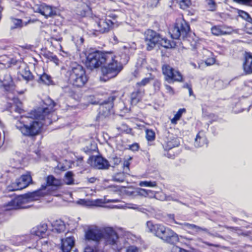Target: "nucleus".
<instances>
[{
  "instance_id": "6e6d98bb",
  "label": "nucleus",
  "mask_w": 252,
  "mask_h": 252,
  "mask_svg": "<svg viewBox=\"0 0 252 252\" xmlns=\"http://www.w3.org/2000/svg\"><path fill=\"white\" fill-rule=\"evenodd\" d=\"M129 165H130V163L128 161L125 160L124 162L123 166H124V170L125 171V172H126V169L129 170Z\"/></svg>"
},
{
  "instance_id": "f257e3e1",
  "label": "nucleus",
  "mask_w": 252,
  "mask_h": 252,
  "mask_svg": "<svg viewBox=\"0 0 252 252\" xmlns=\"http://www.w3.org/2000/svg\"><path fill=\"white\" fill-rule=\"evenodd\" d=\"M55 103L50 98H46L43 101V104L28 116H21L20 120L15 124L16 127L23 135L32 137L37 135L42 127V124L34 120L33 117L37 119L43 120L48 116L53 111Z\"/></svg>"
},
{
  "instance_id": "412c9836",
  "label": "nucleus",
  "mask_w": 252,
  "mask_h": 252,
  "mask_svg": "<svg viewBox=\"0 0 252 252\" xmlns=\"http://www.w3.org/2000/svg\"><path fill=\"white\" fill-rule=\"evenodd\" d=\"M74 245V240L72 237H67L62 240L61 249L63 252H70Z\"/></svg>"
},
{
  "instance_id": "a19ab883",
  "label": "nucleus",
  "mask_w": 252,
  "mask_h": 252,
  "mask_svg": "<svg viewBox=\"0 0 252 252\" xmlns=\"http://www.w3.org/2000/svg\"><path fill=\"white\" fill-rule=\"evenodd\" d=\"M126 179V175L124 173H118L114 175L113 179L118 182H123Z\"/></svg>"
},
{
  "instance_id": "473e14b6",
  "label": "nucleus",
  "mask_w": 252,
  "mask_h": 252,
  "mask_svg": "<svg viewBox=\"0 0 252 252\" xmlns=\"http://www.w3.org/2000/svg\"><path fill=\"white\" fill-rule=\"evenodd\" d=\"M55 229L58 232H61L64 231L65 225L62 220H57L54 224Z\"/></svg>"
},
{
  "instance_id": "f8f14e48",
  "label": "nucleus",
  "mask_w": 252,
  "mask_h": 252,
  "mask_svg": "<svg viewBox=\"0 0 252 252\" xmlns=\"http://www.w3.org/2000/svg\"><path fill=\"white\" fill-rule=\"evenodd\" d=\"M169 218H170L173 220L175 223L182 225L183 226L182 228L184 229L187 230V229H188L192 230L194 231V233L189 232V233L190 234H193L194 233L197 234L200 231H204V232L208 233V234H209L211 236H213V235L212 233H211L209 231V230L206 228L201 227L197 226L195 224H190V223H187V222L180 223V222H177L174 220V215H170L169 216Z\"/></svg>"
},
{
  "instance_id": "69168bd1",
  "label": "nucleus",
  "mask_w": 252,
  "mask_h": 252,
  "mask_svg": "<svg viewBox=\"0 0 252 252\" xmlns=\"http://www.w3.org/2000/svg\"><path fill=\"white\" fill-rule=\"evenodd\" d=\"M251 234V231H246V232H242V233H241V234H240V235H242V236H249Z\"/></svg>"
},
{
  "instance_id": "37998d69",
  "label": "nucleus",
  "mask_w": 252,
  "mask_h": 252,
  "mask_svg": "<svg viewBox=\"0 0 252 252\" xmlns=\"http://www.w3.org/2000/svg\"><path fill=\"white\" fill-rule=\"evenodd\" d=\"M209 10L215 11L216 8V4L214 0H206Z\"/></svg>"
},
{
  "instance_id": "423d86ee",
  "label": "nucleus",
  "mask_w": 252,
  "mask_h": 252,
  "mask_svg": "<svg viewBox=\"0 0 252 252\" xmlns=\"http://www.w3.org/2000/svg\"><path fill=\"white\" fill-rule=\"evenodd\" d=\"M109 54L111 55V59L106 60L105 64H107V65L101 68L102 79L105 81L115 77L123 68L122 63L115 59L116 57L112 53H109Z\"/></svg>"
},
{
  "instance_id": "2eb2a0df",
  "label": "nucleus",
  "mask_w": 252,
  "mask_h": 252,
  "mask_svg": "<svg viewBox=\"0 0 252 252\" xmlns=\"http://www.w3.org/2000/svg\"><path fill=\"white\" fill-rule=\"evenodd\" d=\"M145 94V90L141 88L136 89L130 94V102L132 105H136L141 101Z\"/></svg>"
},
{
  "instance_id": "f03ea898",
  "label": "nucleus",
  "mask_w": 252,
  "mask_h": 252,
  "mask_svg": "<svg viewBox=\"0 0 252 252\" xmlns=\"http://www.w3.org/2000/svg\"><path fill=\"white\" fill-rule=\"evenodd\" d=\"M62 185L60 179L56 178L53 175L46 178V185H42L39 189L24 195L19 196L12 199L4 206L5 210L28 208L30 205L27 204L32 201L37 200L41 196L47 193L46 189L47 186L58 187Z\"/></svg>"
},
{
  "instance_id": "39448f33",
  "label": "nucleus",
  "mask_w": 252,
  "mask_h": 252,
  "mask_svg": "<svg viewBox=\"0 0 252 252\" xmlns=\"http://www.w3.org/2000/svg\"><path fill=\"white\" fill-rule=\"evenodd\" d=\"M86 67L91 70L97 68L105 64L106 60L111 59L109 53H103L98 51L89 52L86 54Z\"/></svg>"
},
{
  "instance_id": "a18cd8bd",
  "label": "nucleus",
  "mask_w": 252,
  "mask_h": 252,
  "mask_svg": "<svg viewBox=\"0 0 252 252\" xmlns=\"http://www.w3.org/2000/svg\"><path fill=\"white\" fill-rule=\"evenodd\" d=\"M202 54L203 55V58L204 59H206L208 57H211L213 56V53L208 50L203 48L202 51Z\"/></svg>"
},
{
  "instance_id": "ddd939ff",
  "label": "nucleus",
  "mask_w": 252,
  "mask_h": 252,
  "mask_svg": "<svg viewBox=\"0 0 252 252\" xmlns=\"http://www.w3.org/2000/svg\"><path fill=\"white\" fill-rule=\"evenodd\" d=\"M114 96H110L107 101H105L101 104L99 110L100 113L104 117L108 116L111 113V111L113 107V101L115 100Z\"/></svg>"
},
{
  "instance_id": "e433bc0d",
  "label": "nucleus",
  "mask_w": 252,
  "mask_h": 252,
  "mask_svg": "<svg viewBox=\"0 0 252 252\" xmlns=\"http://www.w3.org/2000/svg\"><path fill=\"white\" fill-rule=\"evenodd\" d=\"M146 138L148 141H153L155 139V133L152 129L146 130Z\"/></svg>"
},
{
  "instance_id": "7c9ffc66",
  "label": "nucleus",
  "mask_w": 252,
  "mask_h": 252,
  "mask_svg": "<svg viewBox=\"0 0 252 252\" xmlns=\"http://www.w3.org/2000/svg\"><path fill=\"white\" fill-rule=\"evenodd\" d=\"M44 56L50 60V61L53 62L57 65L59 63V60L57 58V56L54 55L52 53L50 52H47L44 53Z\"/></svg>"
},
{
  "instance_id": "4d7b16f0",
  "label": "nucleus",
  "mask_w": 252,
  "mask_h": 252,
  "mask_svg": "<svg viewBox=\"0 0 252 252\" xmlns=\"http://www.w3.org/2000/svg\"><path fill=\"white\" fill-rule=\"evenodd\" d=\"M191 3V0H182L181 1V5L185 4L186 6H189Z\"/></svg>"
},
{
  "instance_id": "bf43d9fd",
  "label": "nucleus",
  "mask_w": 252,
  "mask_h": 252,
  "mask_svg": "<svg viewBox=\"0 0 252 252\" xmlns=\"http://www.w3.org/2000/svg\"><path fill=\"white\" fill-rule=\"evenodd\" d=\"M139 146L137 144H134L130 146V149L133 151L138 150Z\"/></svg>"
},
{
  "instance_id": "2f4dec72",
  "label": "nucleus",
  "mask_w": 252,
  "mask_h": 252,
  "mask_svg": "<svg viewBox=\"0 0 252 252\" xmlns=\"http://www.w3.org/2000/svg\"><path fill=\"white\" fill-rule=\"evenodd\" d=\"M113 208H128L132 209L134 210H139L140 207L137 205L132 204V203H127L125 205H118L115 206L113 207Z\"/></svg>"
},
{
  "instance_id": "8fccbe9b",
  "label": "nucleus",
  "mask_w": 252,
  "mask_h": 252,
  "mask_svg": "<svg viewBox=\"0 0 252 252\" xmlns=\"http://www.w3.org/2000/svg\"><path fill=\"white\" fill-rule=\"evenodd\" d=\"M164 87L166 90L167 93H168L170 95H173L174 94V91L172 87H171L170 86L165 84Z\"/></svg>"
},
{
  "instance_id": "1a4fd4ad",
  "label": "nucleus",
  "mask_w": 252,
  "mask_h": 252,
  "mask_svg": "<svg viewBox=\"0 0 252 252\" xmlns=\"http://www.w3.org/2000/svg\"><path fill=\"white\" fill-rule=\"evenodd\" d=\"M32 179L31 176L29 174L23 175L20 178L16 180V181L9 185L7 189L10 191H14L22 189L28 187Z\"/></svg>"
},
{
  "instance_id": "9d476101",
  "label": "nucleus",
  "mask_w": 252,
  "mask_h": 252,
  "mask_svg": "<svg viewBox=\"0 0 252 252\" xmlns=\"http://www.w3.org/2000/svg\"><path fill=\"white\" fill-rule=\"evenodd\" d=\"M161 39L160 35L152 30H148L145 32V41L148 50H152Z\"/></svg>"
},
{
  "instance_id": "774afa93",
  "label": "nucleus",
  "mask_w": 252,
  "mask_h": 252,
  "mask_svg": "<svg viewBox=\"0 0 252 252\" xmlns=\"http://www.w3.org/2000/svg\"><path fill=\"white\" fill-rule=\"evenodd\" d=\"M183 87L184 88H187L188 90L191 88V85H189L188 83H186V84H184Z\"/></svg>"
},
{
  "instance_id": "6ab92c4d",
  "label": "nucleus",
  "mask_w": 252,
  "mask_h": 252,
  "mask_svg": "<svg viewBox=\"0 0 252 252\" xmlns=\"http://www.w3.org/2000/svg\"><path fill=\"white\" fill-rule=\"evenodd\" d=\"M35 11L40 13L46 18L51 16L54 14L52 7L44 3L37 5L35 8Z\"/></svg>"
},
{
  "instance_id": "ea45409f",
  "label": "nucleus",
  "mask_w": 252,
  "mask_h": 252,
  "mask_svg": "<svg viewBox=\"0 0 252 252\" xmlns=\"http://www.w3.org/2000/svg\"><path fill=\"white\" fill-rule=\"evenodd\" d=\"M158 43L160 44L161 46L165 48H171L172 46L169 40L165 38H162L161 37Z\"/></svg>"
},
{
  "instance_id": "052dcab7",
  "label": "nucleus",
  "mask_w": 252,
  "mask_h": 252,
  "mask_svg": "<svg viewBox=\"0 0 252 252\" xmlns=\"http://www.w3.org/2000/svg\"><path fill=\"white\" fill-rule=\"evenodd\" d=\"M203 243L205 244H206V245L209 246H213V247H216V248H218V247H220L219 245L210 243H209L208 242H204Z\"/></svg>"
},
{
  "instance_id": "864d4df0",
  "label": "nucleus",
  "mask_w": 252,
  "mask_h": 252,
  "mask_svg": "<svg viewBox=\"0 0 252 252\" xmlns=\"http://www.w3.org/2000/svg\"><path fill=\"white\" fill-rule=\"evenodd\" d=\"M141 68H137L134 70V71L132 73V74L135 78H139L141 76Z\"/></svg>"
},
{
  "instance_id": "f3484780",
  "label": "nucleus",
  "mask_w": 252,
  "mask_h": 252,
  "mask_svg": "<svg viewBox=\"0 0 252 252\" xmlns=\"http://www.w3.org/2000/svg\"><path fill=\"white\" fill-rule=\"evenodd\" d=\"M113 24V22L110 20L100 19L97 24L98 27L97 30L102 33L108 32Z\"/></svg>"
},
{
  "instance_id": "72a5a7b5",
  "label": "nucleus",
  "mask_w": 252,
  "mask_h": 252,
  "mask_svg": "<svg viewBox=\"0 0 252 252\" xmlns=\"http://www.w3.org/2000/svg\"><path fill=\"white\" fill-rule=\"evenodd\" d=\"M153 79V78L151 77L145 78L143 79L141 81L137 82L136 84V88H138L145 86L148 84Z\"/></svg>"
},
{
  "instance_id": "c756f323",
  "label": "nucleus",
  "mask_w": 252,
  "mask_h": 252,
  "mask_svg": "<svg viewBox=\"0 0 252 252\" xmlns=\"http://www.w3.org/2000/svg\"><path fill=\"white\" fill-rule=\"evenodd\" d=\"M23 78L27 82L32 80L33 76L28 68H26L22 74Z\"/></svg>"
},
{
  "instance_id": "de8ad7c7",
  "label": "nucleus",
  "mask_w": 252,
  "mask_h": 252,
  "mask_svg": "<svg viewBox=\"0 0 252 252\" xmlns=\"http://www.w3.org/2000/svg\"><path fill=\"white\" fill-rule=\"evenodd\" d=\"M188 251L178 246H174L172 248L171 252H188Z\"/></svg>"
},
{
  "instance_id": "cd10ccee",
  "label": "nucleus",
  "mask_w": 252,
  "mask_h": 252,
  "mask_svg": "<svg viewBox=\"0 0 252 252\" xmlns=\"http://www.w3.org/2000/svg\"><path fill=\"white\" fill-rule=\"evenodd\" d=\"M0 89L3 90L5 93L12 92L13 89V87L10 83L5 82H2L0 85Z\"/></svg>"
},
{
  "instance_id": "4468645a",
  "label": "nucleus",
  "mask_w": 252,
  "mask_h": 252,
  "mask_svg": "<svg viewBox=\"0 0 252 252\" xmlns=\"http://www.w3.org/2000/svg\"><path fill=\"white\" fill-rule=\"evenodd\" d=\"M148 231L152 233L158 238H159L162 234L164 225L162 224H154L152 221H148L146 223Z\"/></svg>"
},
{
  "instance_id": "0eeeda50",
  "label": "nucleus",
  "mask_w": 252,
  "mask_h": 252,
  "mask_svg": "<svg viewBox=\"0 0 252 252\" xmlns=\"http://www.w3.org/2000/svg\"><path fill=\"white\" fill-rule=\"evenodd\" d=\"M189 30V25L184 19H180L176 21L171 30V36L174 39H178L180 37L184 38Z\"/></svg>"
},
{
  "instance_id": "4c0bfd02",
  "label": "nucleus",
  "mask_w": 252,
  "mask_h": 252,
  "mask_svg": "<svg viewBox=\"0 0 252 252\" xmlns=\"http://www.w3.org/2000/svg\"><path fill=\"white\" fill-rule=\"evenodd\" d=\"M139 185L140 187H155L157 186V183L155 181H140L139 183Z\"/></svg>"
},
{
  "instance_id": "4be33fe9",
  "label": "nucleus",
  "mask_w": 252,
  "mask_h": 252,
  "mask_svg": "<svg viewBox=\"0 0 252 252\" xmlns=\"http://www.w3.org/2000/svg\"><path fill=\"white\" fill-rule=\"evenodd\" d=\"M225 29V27L215 26L211 28V32L214 35L217 36L229 34L230 32Z\"/></svg>"
},
{
  "instance_id": "20e7f679",
  "label": "nucleus",
  "mask_w": 252,
  "mask_h": 252,
  "mask_svg": "<svg viewBox=\"0 0 252 252\" xmlns=\"http://www.w3.org/2000/svg\"><path fill=\"white\" fill-rule=\"evenodd\" d=\"M66 76L70 84L78 88L84 86L88 80L85 69L78 64H72L67 71Z\"/></svg>"
},
{
  "instance_id": "338daca9",
  "label": "nucleus",
  "mask_w": 252,
  "mask_h": 252,
  "mask_svg": "<svg viewBox=\"0 0 252 252\" xmlns=\"http://www.w3.org/2000/svg\"><path fill=\"white\" fill-rule=\"evenodd\" d=\"M154 195H155V194H154V191L151 190V192H147V196L152 197L154 196Z\"/></svg>"
},
{
  "instance_id": "c85d7f7f",
  "label": "nucleus",
  "mask_w": 252,
  "mask_h": 252,
  "mask_svg": "<svg viewBox=\"0 0 252 252\" xmlns=\"http://www.w3.org/2000/svg\"><path fill=\"white\" fill-rule=\"evenodd\" d=\"M118 202H119V199H107L105 198L103 199H97L94 201L95 205L97 206H100L101 204Z\"/></svg>"
},
{
  "instance_id": "5fc2aeb1",
  "label": "nucleus",
  "mask_w": 252,
  "mask_h": 252,
  "mask_svg": "<svg viewBox=\"0 0 252 252\" xmlns=\"http://www.w3.org/2000/svg\"><path fill=\"white\" fill-rule=\"evenodd\" d=\"M160 85L161 83L158 80H157L155 81L154 83V87L155 90L159 91L160 88Z\"/></svg>"
},
{
  "instance_id": "58836bf2",
  "label": "nucleus",
  "mask_w": 252,
  "mask_h": 252,
  "mask_svg": "<svg viewBox=\"0 0 252 252\" xmlns=\"http://www.w3.org/2000/svg\"><path fill=\"white\" fill-rule=\"evenodd\" d=\"M117 129L120 132H125L126 133H130L131 130L130 128H129L126 125L124 124L117 127Z\"/></svg>"
},
{
  "instance_id": "a878e982",
  "label": "nucleus",
  "mask_w": 252,
  "mask_h": 252,
  "mask_svg": "<svg viewBox=\"0 0 252 252\" xmlns=\"http://www.w3.org/2000/svg\"><path fill=\"white\" fill-rule=\"evenodd\" d=\"M64 182L66 185H72L74 184L73 174L71 171H68L64 175Z\"/></svg>"
},
{
  "instance_id": "79ce46f5",
  "label": "nucleus",
  "mask_w": 252,
  "mask_h": 252,
  "mask_svg": "<svg viewBox=\"0 0 252 252\" xmlns=\"http://www.w3.org/2000/svg\"><path fill=\"white\" fill-rule=\"evenodd\" d=\"M11 21L14 25L13 27H11V29L21 28L24 25L21 19L12 18Z\"/></svg>"
},
{
  "instance_id": "9b49d317",
  "label": "nucleus",
  "mask_w": 252,
  "mask_h": 252,
  "mask_svg": "<svg viewBox=\"0 0 252 252\" xmlns=\"http://www.w3.org/2000/svg\"><path fill=\"white\" fill-rule=\"evenodd\" d=\"M161 233L159 239L163 242L170 244H175L179 242L178 235L171 228L164 226Z\"/></svg>"
},
{
  "instance_id": "f704fd0d",
  "label": "nucleus",
  "mask_w": 252,
  "mask_h": 252,
  "mask_svg": "<svg viewBox=\"0 0 252 252\" xmlns=\"http://www.w3.org/2000/svg\"><path fill=\"white\" fill-rule=\"evenodd\" d=\"M186 112L185 108L180 109L176 114L174 115V118L171 120V123L172 124H176L177 121H178L181 117L183 113Z\"/></svg>"
},
{
  "instance_id": "603ef678",
  "label": "nucleus",
  "mask_w": 252,
  "mask_h": 252,
  "mask_svg": "<svg viewBox=\"0 0 252 252\" xmlns=\"http://www.w3.org/2000/svg\"><path fill=\"white\" fill-rule=\"evenodd\" d=\"M151 192V190L146 189H140L138 191V193L140 195H143L144 196H147V192Z\"/></svg>"
},
{
  "instance_id": "e2e57ef3",
  "label": "nucleus",
  "mask_w": 252,
  "mask_h": 252,
  "mask_svg": "<svg viewBox=\"0 0 252 252\" xmlns=\"http://www.w3.org/2000/svg\"><path fill=\"white\" fill-rule=\"evenodd\" d=\"M96 179L95 177H91L90 178H88V181L90 183H94Z\"/></svg>"
},
{
  "instance_id": "7ed1b4c3",
  "label": "nucleus",
  "mask_w": 252,
  "mask_h": 252,
  "mask_svg": "<svg viewBox=\"0 0 252 252\" xmlns=\"http://www.w3.org/2000/svg\"><path fill=\"white\" fill-rule=\"evenodd\" d=\"M85 237L88 240L99 241L104 240L106 244L114 245L118 238L115 231L111 227H106L103 229L96 228L89 229L86 233Z\"/></svg>"
},
{
  "instance_id": "09e8293b",
  "label": "nucleus",
  "mask_w": 252,
  "mask_h": 252,
  "mask_svg": "<svg viewBox=\"0 0 252 252\" xmlns=\"http://www.w3.org/2000/svg\"><path fill=\"white\" fill-rule=\"evenodd\" d=\"M121 160L120 158L115 157L112 158L110 162L112 164V166H115V165H118L121 162Z\"/></svg>"
},
{
  "instance_id": "c03bdc74",
  "label": "nucleus",
  "mask_w": 252,
  "mask_h": 252,
  "mask_svg": "<svg viewBox=\"0 0 252 252\" xmlns=\"http://www.w3.org/2000/svg\"><path fill=\"white\" fill-rule=\"evenodd\" d=\"M204 61L205 64L207 66L214 64L216 62V60L215 58L213 57V56H211V57L206 58V59H205Z\"/></svg>"
},
{
  "instance_id": "c9c22d12",
  "label": "nucleus",
  "mask_w": 252,
  "mask_h": 252,
  "mask_svg": "<svg viewBox=\"0 0 252 252\" xmlns=\"http://www.w3.org/2000/svg\"><path fill=\"white\" fill-rule=\"evenodd\" d=\"M238 14L240 17H242L244 20L252 24V18L250 17V15L246 12L239 10L238 11Z\"/></svg>"
},
{
  "instance_id": "dca6fc26",
  "label": "nucleus",
  "mask_w": 252,
  "mask_h": 252,
  "mask_svg": "<svg viewBox=\"0 0 252 252\" xmlns=\"http://www.w3.org/2000/svg\"><path fill=\"white\" fill-rule=\"evenodd\" d=\"M48 229L47 224L46 223L40 224L33 228L31 231L32 235L37 236L39 238H43L47 235Z\"/></svg>"
},
{
  "instance_id": "393cba45",
  "label": "nucleus",
  "mask_w": 252,
  "mask_h": 252,
  "mask_svg": "<svg viewBox=\"0 0 252 252\" xmlns=\"http://www.w3.org/2000/svg\"><path fill=\"white\" fill-rule=\"evenodd\" d=\"M39 83H42L44 84L49 85L52 83L51 77L47 74L44 73L40 75L38 80Z\"/></svg>"
},
{
  "instance_id": "49530a36",
  "label": "nucleus",
  "mask_w": 252,
  "mask_h": 252,
  "mask_svg": "<svg viewBox=\"0 0 252 252\" xmlns=\"http://www.w3.org/2000/svg\"><path fill=\"white\" fill-rule=\"evenodd\" d=\"M126 252H141V250L135 246H131L126 249Z\"/></svg>"
},
{
  "instance_id": "680f3d73",
  "label": "nucleus",
  "mask_w": 252,
  "mask_h": 252,
  "mask_svg": "<svg viewBox=\"0 0 252 252\" xmlns=\"http://www.w3.org/2000/svg\"><path fill=\"white\" fill-rule=\"evenodd\" d=\"M14 111L18 113H21L22 109L20 106L17 105L14 109Z\"/></svg>"
},
{
  "instance_id": "5701e85b",
  "label": "nucleus",
  "mask_w": 252,
  "mask_h": 252,
  "mask_svg": "<svg viewBox=\"0 0 252 252\" xmlns=\"http://www.w3.org/2000/svg\"><path fill=\"white\" fill-rule=\"evenodd\" d=\"M202 132H199L195 139L194 145L196 147H200L207 144V139L205 136H201Z\"/></svg>"
},
{
  "instance_id": "b1692460",
  "label": "nucleus",
  "mask_w": 252,
  "mask_h": 252,
  "mask_svg": "<svg viewBox=\"0 0 252 252\" xmlns=\"http://www.w3.org/2000/svg\"><path fill=\"white\" fill-rule=\"evenodd\" d=\"M179 145V142L177 138L173 137L168 139L166 142L165 145L164 146L165 150H169L172 148L177 147Z\"/></svg>"
},
{
  "instance_id": "aec40b11",
  "label": "nucleus",
  "mask_w": 252,
  "mask_h": 252,
  "mask_svg": "<svg viewBox=\"0 0 252 252\" xmlns=\"http://www.w3.org/2000/svg\"><path fill=\"white\" fill-rule=\"evenodd\" d=\"M243 69L246 74L252 73V54L246 53L243 63Z\"/></svg>"
},
{
  "instance_id": "13d9d810",
  "label": "nucleus",
  "mask_w": 252,
  "mask_h": 252,
  "mask_svg": "<svg viewBox=\"0 0 252 252\" xmlns=\"http://www.w3.org/2000/svg\"><path fill=\"white\" fill-rule=\"evenodd\" d=\"M84 252H94V250L92 247L87 246L85 248Z\"/></svg>"
},
{
  "instance_id": "bb28decb",
  "label": "nucleus",
  "mask_w": 252,
  "mask_h": 252,
  "mask_svg": "<svg viewBox=\"0 0 252 252\" xmlns=\"http://www.w3.org/2000/svg\"><path fill=\"white\" fill-rule=\"evenodd\" d=\"M14 244L15 245H20L23 244L24 242L29 241V236H16L13 239Z\"/></svg>"
},
{
  "instance_id": "a211bd4d",
  "label": "nucleus",
  "mask_w": 252,
  "mask_h": 252,
  "mask_svg": "<svg viewBox=\"0 0 252 252\" xmlns=\"http://www.w3.org/2000/svg\"><path fill=\"white\" fill-rule=\"evenodd\" d=\"M93 166L98 169H108L111 166L108 161L100 156L94 158Z\"/></svg>"
},
{
  "instance_id": "0e129e2a",
  "label": "nucleus",
  "mask_w": 252,
  "mask_h": 252,
  "mask_svg": "<svg viewBox=\"0 0 252 252\" xmlns=\"http://www.w3.org/2000/svg\"><path fill=\"white\" fill-rule=\"evenodd\" d=\"M159 0H154V1L152 3L150 4V6L151 7H155L157 5Z\"/></svg>"
},
{
  "instance_id": "3c124183",
  "label": "nucleus",
  "mask_w": 252,
  "mask_h": 252,
  "mask_svg": "<svg viewBox=\"0 0 252 252\" xmlns=\"http://www.w3.org/2000/svg\"><path fill=\"white\" fill-rule=\"evenodd\" d=\"M237 3L245 4V5H250L252 3V0H233Z\"/></svg>"
},
{
  "instance_id": "6e6552de",
  "label": "nucleus",
  "mask_w": 252,
  "mask_h": 252,
  "mask_svg": "<svg viewBox=\"0 0 252 252\" xmlns=\"http://www.w3.org/2000/svg\"><path fill=\"white\" fill-rule=\"evenodd\" d=\"M162 73L165 76V80L169 83L174 82H182L183 75L178 70H176L168 64H164L162 67Z\"/></svg>"
}]
</instances>
